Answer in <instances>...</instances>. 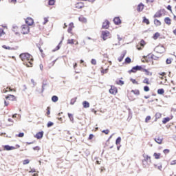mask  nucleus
I'll list each match as a JSON object with an SVG mask.
<instances>
[{"mask_svg":"<svg viewBox=\"0 0 176 176\" xmlns=\"http://www.w3.org/2000/svg\"><path fill=\"white\" fill-rule=\"evenodd\" d=\"M21 60H22L24 65L26 67H32L34 65V57L28 53H23L19 55Z\"/></svg>","mask_w":176,"mask_h":176,"instance_id":"obj_1","label":"nucleus"},{"mask_svg":"<svg viewBox=\"0 0 176 176\" xmlns=\"http://www.w3.org/2000/svg\"><path fill=\"white\" fill-rule=\"evenodd\" d=\"M144 160H142V164L144 167H148L151 163H152V160L151 156L148 155H143Z\"/></svg>","mask_w":176,"mask_h":176,"instance_id":"obj_2","label":"nucleus"},{"mask_svg":"<svg viewBox=\"0 0 176 176\" xmlns=\"http://www.w3.org/2000/svg\"><path fill=\"white\" fill-rule=\"evenodd\" d=\"M101 38L103 39V41H107V39L111 38V32H109L108 30L102 31Z\"/></svg>","mask_w":176,"mask_h":176,"instance_id":"obj_3","label":"nucleus"},{"mask_svg":"<svg viewBox=\"0 0 176 176\" xmlns=\"http://www.w3.org/2000/svg\"><path fill=\"white\" fill-rule=\"evenodd\" d=\"M21 32L23 35L29 34L30 33V26H28V25H23L21 27Z\"/></svg>","mask_w":176,"mask_h":176,"instance_id":"obj_4","label":"nucleus"},{"mask_svg":"<svg viewBox=\"0 0 176 176\" xmlns=\"http://www.w3.org/2000/svg\"><path fill=\"white\" fill-rule=\"evenodd\" d=\"M155 52H157V53H159L160 54H163V53L166 52V48L163 45H157L155 47Z\"/></svg>","mask_w":176,"mask_h":176,"instance_id":"obj_5","label":"nucleus"},{"mask_svg":"<svg viewBox=\"0 0 176 176\" xmlns=\"http://www.w3.org/2000/svg\"><path fill=\"white\" fill-rule=\"evenodd\" d=\"M110 94H113V96H116L118 94V88L113 85L111 86V89H109Z\"/></svg>","mask_w":176,"mask_h":176,"instance_id":"obj_6","label":"nucleus"},{"mask_svg":"<svg viewBox=\"0 0 176 176\" xmlns=\"http://www.w3.org/2000/svg\"><path fill=\"white\" fill-rule=\"evenodd\" d=\"M143 69H144V68H142V66L137 65V66L133 67L131 69L130 72H133V74H135V72H137V71H142V72Z\"/></svg>","mask_w":176,"mask_h":176,"instance_id":"obj_7","label":"nucleus"},{"mask_svg":"<svg viewBox=\"0 0 176 176\" xmlns=\"http://www.w3.org/2000/svg\"><path fill=\"white\" fill-rule=\"evenodd\" d=\"M74 28H75V25H74V23L72 22L68 25L67 32L71 34V35H74V32H72Z\"/></svg>","mask_w":176,"mask_h":176,"instance_id":"obj_8","label":"nucleus"},{"mask_svg":"<svg viewBox=\"0 0 176 176\" xmlns=\"http://www.w3.org/2000/svg\"><path fill=\"white\" fill-rule=\"evenodd\" d=\"M145 45H146V43L145 42V41L141 40L140 45H137L138 50H142V49H144V47L145 46Z\"/></svg>","mask_w":176,"mask_h":176,"instance_id":"obj_9","label":"nucleus"},{"mask_svg":"<svg viewBox=\"0 0 176 176\" xmlns=\"http://www.w3.org/2000/svg\"><path fill=\"white\" fill-rule=\"evenodd\" d=\"M75 9H83L85 8V3L78 2L74 5Z\"/></svg>","mask_w":176,"mask_h":176,"instance_id":"obj_10","label":"nucleus"},{"mask_svg":"<svg viewBox=\"0 0 176 176\" xmlns=\"http://www.w3.org/2000/svg\"><path fill=\"white\" fill-rule=\"evenodd\" d=\"M109 21L105 20L102 23V28H103V30H108V28H109Z\"/></svg>","mask_w":176,"mask_h":176,"instance_id":"obj_11","label":"nucleus"},{"mask_svg":"<svg viewBox=\"0 0 176 176\" xmlns=\"http://www.w3.org/2000/svg\"><path fill=\"white\" fill-rule=\"evenodd\" d=\"M154 141L157 142V144H159L161 145V144H163V137L162 136H157L155 139Z\"/></svg>","mask_w":176,"mask_h":176,"instance_id":"obj_12","label":"nucleus"},{"mask_svg":"<svg viewBox=\"0 0 176 176\" xmlns=\"http://www.w3.org/2000/svg\"><path fill=\"white\" fill-rule=\"evenodd\" d=\"M3 151H13L16 149L14 146H10L9 145H5V146H3Z\"/></svg>","mask_w":176,"mask_h":176,"instance_id":"obj_13","label":"nucleus"},{"mask_svg":"<svg viewBox=\"0 0 176 176\" xmlns=\"http://www.w3.org/2000/svg\"><path fill=\"white\" fill-rule=\"evenodd\" d=\"M35 138H36L37 140H41V138H43V131H40L38 132L35 135H34Z\"/></svg>","mask_w":176,"mask_h":176,"instance_id":"obj_14","label":"nucleus"},{"mask_svg":"<svg viewBox=\"0 0 176 176\" xmlns=\"http://www.w3.org/2000/svg\"><path fill=\"white\" fill-rule=\"evenodd\" d=\"M172 119H173V116H170V117L164 118L162 120L163 124H166V123H168V122H170V120H171Z\"/></svg>","mask_w":176,"mask_h":176,"instance_id":"obj_15","label":"nucleus"},{"mask_svg":"<svg viewBox=\"0 0 176 176\" xmlns=\"http://www.w3.org/2000/svg\"><path fill=\"white\" fill-rule=\"evenodd\" d=\"M8 91H16V89H12L10 87H7L2 91L3 93H8Z\"/></svg>","mask_w":176,"mask_h":176,"instance_id":"obj_16","label":"nucleus"},{"mask_svg":"<svg viewBox=\"0 0 176 176\" xmlns=\"http://www.w3.org/2000/svg\"><path fill=\"white\" fill-rule=\"evenodd\" d=\"M6 98L10 101H16V96H14V95H8L6 96Z\"/></svg>","mask_w":176,"mask_h":176,"instance_id":"obj_17","label":"nucleus"},{"mask_svg":"<svg viewBox=\"0 0 176 176\" xmlns=\"http://www.w3.org/2000/svg\"><path fill=\"white\" fill-rule=\"evenodd\" d=\"M25 23L28 25H32L34 24V19H32V18H28L25 20Z\"/></svg>","mask_w":176,"mask_h":176,"instance_id":"obj_18","label":"nucleus"},{"mask_svg":"<svg viewBox=\"0 0 176 176\" xmlns=\"http://www.w3.org/2000/svg\"><path fill=\"white\" fill-rule=\"evenodd\" d=\"M113 22L116 25H119V24H122V21L120 20V18H119V17L114 18Z\"/></svg>","mask_w":176,"mask_h":176,"instance_id":"obj_19","label":"nucleus"},{"mask_svg":"<svg viewBox=\"0 0 176 176\" xmlns=\"http://www.w3.org/2000/svg\"><path fill=\"white\" fill-rule=\"evenodd\" d=\"M142 19L143 24H146V25H149V24H151V21L147 18H146V16H143Z\"/></svg>","mask_w":176,"mask_h":176,"instance_id":"obj_20","label":"nucleus"},{"mask_svg":"<svg viewBox=\"0 0 176 176\" xmlns=\"http://www.w3.org/2000/svg\"><path fill=\"white\" fill-rule=\"evenodd\" d=\"M142 72H144L145 75H146V76H152V75H153V73L146 69L143 68V70Z\"/></svg>","mask_w":176,"mask_h":176,"instance_id":"obj_21","label":"nucleus"},{"mask_svg":"<svg viewBox=\"0 0 176 176\" xmlns=\"http://www.w3.org/2000/svg\"><path fill=\"white\" fill-rule=\"evenodd\" d=\"M164 23H166L167 25H171V19H170V17H166L164 19Z\"/></svg>","mask_w":176,"mask_h":176,"instance_id":"obj_22","label":"nucleus"},{"mask_svg":"<svg viewBox=\"0 0 176 176\" xmlns=\"http://www.w3.org/2000/svg\"><path fill=\"white\" fill-rule=\"evenodd\" d=\"M163 16V14H162V11H157L155 14H154V19L159 18Z\"/></svg>","mask_w":176,"mask_h":176,"instance_id":"obj_23","label":"nucleus"},{"mask_svg":"<svg viewBox=\"0 0 176 176\" xmlns=\"http://www.w3.org/2000/svg\"><path fill=\"white\" fill-rule=\"evenodd\" d=\"M137 10L138 12H142V10H144V4L142 3L139 4L138 6Z\"/></svg>","mask_w":176,"mask_h":176,"instance_id":"obj_24","label":"nucleus"},{"mask_svg":"<svg viewBox=\"0 0 176 176\" xmlns=\"http://www.w3.org/2000/svg\"><path fill=\"white\" fill-rule=\"evenodd\" d=\"M83 108H90V103L87 101L82 102Z\"/></svg>","mask_w":176,"mask_h":176,"instance_id":"obj_25","label":"nucleus"},{"mask_svg":"<svg viewBox=\"0 0 176 176\" xmlns=\"http://www.w3.org/2000/svg\"><path fill=\"white\" fill-rule=\"evenodd\" d=\"M154 24L156 27H160V25H162V22L158 19H154Z\"/></svg>","mask_w":176,"mask_h":176,"instance_id":"obj_26","label":"nucleus"},{"mask_svg":"<svg viewBox=\"0 0 176 176\" xmlns=\"http://www.w3.org/2000/svg\"><path fill=\"white\" fill-rule=\"evenodd\" d=\"M126 56V54L123 53L120 55V56L118 58V60L119 61V63H122V61H123V58H124Z\"/></svg>","mask_w":176,"mask_h":176,"instance_id":"obj_27","label":"nucleus"},{"mask_svg":"<svg viewBox=\"0 0 176 176\" xmlns=\"http://www.w3.org/2000/svg\"><path fill=\"white\" fill-rule=\"evenodd\" d=\"M162 118V113H155V122H157L158 119H160Z\"/></svg>","mask_w":176,"mask_h":176,"instance_id":"obj_28","label":"nucleus"},{"mask_svg":"<svg viewBox=\"0 0 176 176\" xmlns=\"http://www.w3.org/2000/svg\"><path fill=\"white\" fill-rule=\"evenodd\" d=\"M108 68H104V67H101V70H100V72H101V74H108Z\"/></svg>","mask_w":176,"mask_h":176,"instance_id":"obj_29","label":"nucleus"},{"mask_svg":"<svg viewBox=\"0 0 176 176\" xmlns=\"http://www.w3.org/2000/svg\"><path fill=\"white\" fill-rule=\"evenodd\" d=\"M6 35V32H5V30L1 28L0 29V38H2Z\"/></svg>","mask_w":176,"mask_h":176,"instance_id":"obj_30","label":"nucleus"},{"mask_svg":"<svg viewBox=\"0 0 176 176\" xmlns=\"http://www.w3.org/2000/svg\"><path fill=\"white\" fill-rule=\"evenodd\" d=\"M116 85H118L120 86H123V85H124V82H123V80H117L116 81Z\"/></svg>","mask_w":176,"mask_h":176,"instance_id":"obj_31","label":"nucleus"},{"mask_svg":"<svg viewBox=\"0 0 176 176\" xmlns=\"http://www.w3.org/2000/svg\"><path fill=\"white\" fill-rule=\"evenodd\" d=\"M160 36V33L159 32H156L155 33V34L153 36V38L156 41V39H157Z\"/></svg>","mask_w":176,"mask_h":176,"instance_id":"obj_32","label":"nucleus"},{"mask_svg":"<svg viewBox=\"0 0 176 176\" xmlns=\"http://www.w3.org/2000/svg\"><path fill=\"white\" fill-rule=\"evenodd\" d=\"M131 93H133V94H135V96H140V90H138V89L132 90Z\"/></svg>","mask_w":176,"mask_h":176,"instance_id":"obj_33","label":"nucleus"},{"mask_svg":"<svg viewBox=\"0 0 176 176\" xmlns=\"http://www.w3.org/2000/svg\"><path fill=\"white\" fill-rule=\"evenodd\" d=\"M52 101H53V102H57V101H58V97L56 96H53L52 98Z\"/></svg>","mask_w":176,"mask_h":176,"instance_id":"obj_34","label":"nucleus"},{"mask_svg":"<svg viewBox=\"0 0 176 176\" xmlns=\"http://www.w3.org/2000/svg\"><path fill=\"white\" fill-rule=\"evenodd\" d=\"M54 3H56V0H49L48 1V5H50V6H53V5H54Z\"/></svg>","mask_w":176,"mask_h":176,"instance_id":"obj_35","label":"nucleus"},{"mask_svg":"<svg viewBox=\"0 0 176 176\" xmlns=\"http://www.w3.org/2000/svg\"><path fill=\"white\" fill-rule=\"evenodd\" d=\"M143 83H145L146 85H151V82H149V78H145L143 80Z\"/></svg>","mask_w":176,"mask_h":176,"instance_id":"obj_36","label":"nucleus"},{"mask_svg":"<svg viewBox=\"0 0 176 176\" xmlns=\"http://www.w3.org/2000/svg\"><path fill=\"white\" fill-rule=\"evenodd\" d=\"M120 142H122V138L120 137H118L116 139V145H119L120 144Z\"/></svg>","mask_w":176,"mask_h":176,"instance_id":"obj_37","label":"nucleus"},{"mask_svg":"<svg viewBox=\"0 0 176 176\" xmlns=\"http://www.w3.org/2000/svg\"><path fill=\"white\" fill-rule=\"evenodd\" d=\"M3 49H6V50H13V48L8 46V45H3L2 46Z\"/></svg>","mask_w":176,"mask_h":176,"instance_id":"obj_38","label":"nucleus"},{"mask_svg":"<svg viewBox=\"0 0 176 176\" xmlns=\"http://www.w3.org/2000/svg\"><path fill=\"white\" fill-rule=\"evenodd\" d=\"M160 153H154L153 156L155 159H160Z\"/></svg>","mask_w":176,"mask_h":176,"instance_id":"obj_39","label":"nucleus"},{"mask_svg":"<svg viewBox=\"0 0 176 176\" xmlns=\"http://www.w3.org/2000/svg\"><path fill=\"white\" fill-rule=\"evenodd\" d=\"M131 63V58L130 57H127L125 58V64H130Z\"/></svg>","mask_w":176,"mask_h":176,"instance_id":"obj_40","label":"nucleus"},{"mask_svg":"<svg viewBox=\"0 0 176 176\" xmlns=\"http://www.w3.org/2000/svg\"><path fill=\"white\" fill-rule=\"evenodd\" d=\"M157 94H164V89H159L157 90Z\"/></svg>","mask_w":176,"mask_h":176,"instance_id":"obj_41","label":"nucleus"},{"mask_svg":"<svg viewBox=\"0 0 176 176\" xmlns=\"http://www.w3.org/2000/svg\"><path fill=\"white\" fill-rule=\"evenodd\" d=\"M75 102H76V98H72L70 101L71 105H74V104H75Z\"/></svg>","mask_w":176,"mask_h":176,"instance_id":"obj_42","label":"nucleus"},{"mask_svg":"<svg viewBox=\"0 0 176 176\" xmlns=\"http://www.w3.org/2000/svg\"><path fill=\"white\" fill-rule=\"evenodd\" d=\"M67 43H68L69 45H74V39H68V40H67Z\"/></svg>","mask_w":176,"mask_h":176,"instance_id":"obj_43","label":"nucleus"},{"mask_svg":"<svg viewBox=\"0 0 176 176\" xmlns=\"http://www.w3.org/2000/svg\"><path fill=\"white\" fill-rule=\"evenodd\" d=\"M68 116H69V118L70 119L71 122H74V116H72V114L68 113Z\"/></svg>","mask_w":176,"mask_h":176,"instance_id":"obj_44","label":"nucleus"},{"mask_svg":"<svg viewBox=\"0 0 176 176\" xmlns=\"http://www.w3.org/2000/svg\"><path fill=\"white\" fill-rule=\"evenodd\" d=\"M30 164V160L27 159L23 161V164L25 165V164Z\"/></svg>","mask_w":176,"mask_h":176,"instance_id":"obj_45","label":"nucleus"},{"mask_svg":"<svg viewBox=\"0 0 176 176\" xmlns=\"http://www.w3.org/2000/svg\"><path fill=\"white\" fill-rule=\"evenodd\" d=\"M151 118L150 116H148L146 117V119H145V122L146 123H148V122H149V120H151Z\"/></svg>","mask_w":176,"mask_h":176,"instance_id":"obj_46","label":"nucleus"},{"mask_svg":"<svg viewBox=\"0 0 176 176\" xmlns=\"http://www.w3.org/2000/svg\"><path fill=\"white\" fill-rule=\"evenodd\" d=\"M79 21H82V23H86V21H87L86 19H85V18H83V17H82V16H80V17L79 18Z\"/></svg>","mask_w":176,"mask_h":176,"instance_id":"obj_47","label":"nucleus"},{"mask_svg":"<svg viewBox=\"0 0 176 176\" xmlns=\"http://www.w3.org/2000/svg\"><path fill=\"white\" fill-rule=\"evenodd\" d=\"M47 23H49V18H44V22L43 23V25H45Z\"/></svg>","mask_w":176,"mask_h":176,"instance_id":"obj_48","label":"nucleus"},{"mask_svg":"<svg viewBox=\"0 0 176 176\" xmlns=\"http://www.w3.org/2000/svg\"><path fill=\"white\" fill-rule=\"evenodd\" d=\"M166 63V64H171V63H173V60L171 58H167Z\"/></svg>","mask_w":176,"mask_h":176,"instance_id":"obj_49","label":"nucleus"},{"mask_svg":"<svg viewBox=\"0 0 176 176\" xmlns=\"http://www.w3.org/2000/svg\"><path fill=\"white\" fill-rule=\"evenodd\" d=\"M131 82H132L133 85H138V82L135 79H131Z\"/></svg>","mask_w":176,"mask_h":176,"instance_id":"obj_50","label":"nucleus"},{"mask_svg":"<svg viewBox=\"0 0 176 176\" xmlns=\"http://www.w3.org/2000/svg\"><path fill=\"white\" fill-rule=\"evenodd\" d=\"M91 63L93 65H96L97 64V60H96V59H91Z\"/></svg>","mask_w":176,"mask_h":176,"instance_id":"obj_51","label":"nucleus"},{"mask_svg":"<svg viewBox=\"0 0 176 176\" xmlns=\"http://www.w3.org/2000/svg\"><path fill=\"white\" fill-rule=\"evenodd\" d=\"M102 133H104L107 135V134H109V129L103 130L102 131Z\"/></svg>","mask_w":176,"mask_h":176,"instance_id":"obj_52","label":"nucleus"},{"mask_svg":"<svg viewBox=\"0 0 176 176\" xmlns=\"http://www.w3.org/2000/svg\"><path fill=\"white\" fill-rule=\"evenodd\" d=\"M34 151H36L37 152H39V150L41 149V147L36 146L33 148Z\"/></svg>","mask_w":176,"mask_h":176,"instance_id":"obj_53","label":"nucleus"},{"mask_svg":"<svg viewBox=\"0 0 176 176\" xmlns=\"http://www.w3.org/2000/svg\"><path fill=\"white\" fill-rule=\"evenodd\" d=\"M53 124H54V123H53L52 122H49L47 124V127H52V126H53Z\"/></svg>","mask_w":176,"mask_h":176,"instance_id":"obj_54","label":"nucleus"},{"mask_svg":"<svg viewBox=\"0 0 176 176\" xmlns=\"http://www.w3.org/2000/svg\"><path fill=\"white\" fill-rule=\"evenodd\" d=\"M163 152H164V155H167V154L170 153V150H168V149H164V150L163 151Z\"/></svg>","mask_w":176,"mask_h":176,"instance_id":"obj_55","label":"nucleus"},{"mask_svg":"<svg viewBox=\"0 0 176 176\" xmlns=\"http://www.w3.org/2000/svg\"><path fill=\"white\" fill-rule=\"evenodd\" d=\"M93 138H94V135L90 134L88 138V140H89V141H90V140H93Z\"/></svg>","mask_w":176,"mask_h":176,"instance_id":"obj_56","label":"nucleus"},{"mask_svg":"<svg viewBox=\"0 0 176 176\" xmlns=\"http://www.w3.org/2000/svg\"><path fill=\"white\" fill-rule=\"evenodd\" d=\"M56 64V60H53L51 63H49L50 67H53Z\"/></svg>","mask_w":176,"mask_h":176,"instance_id":"obj_57","label":"nucleus"},{"mask_svg":"<svg viewBox=\"0 0 176 176\" xmlns=\"http://www.w3.org/2000/svg\"><path fill=\"white\" fill-rule=\"evenodd\" d=\"M158 75H160V76H166L167 74L166 72H162V73H159Z\"/></svg>","mask_w":176,"mask_h":176,"instance_id":"obj_58","label":"nucleus"},{"mask_svg":"<svg viewBox=\"0 0 176 176\" xmlns=\"http://www.w3.org/2000/svg\"><path fill=\"white\" fill-rule=\"evenodd\" d=\"M144 90L145 91H149V90H150L149 87H148V86L144 87Z\"/></svg>","mask_w":176,"mask_h":176,"instance_id":"obj_59","label":"nucleus"},{"mask_svg":"<svg viewBox=\"0 0 176 176\" xmlns=\"http://www.w3.org/2000/svg\"><path fill=\"white\" fill-rule=\"evenodd\" d=\"M176 164V160L171 161L170 166H175Z\"/></svg>","mask_w":176,"mask_h":176,"instance_id":"obj_60","label":"nucleus"},{"mask_svg":"<svg viewBox=\"0 0 176 176\" xmlns=\"http://www.w3.org/2000/svg\"><path fill=\"white\" fill-rule=\"evenodd\" d=\"M17 137L22 138V137H24V133H20L19 134L17 135Z\"/></svg>","mask_w":176,"mask_h":176,"instance_id":"obj_61","label":"nucleus"},{"mask_svg":"<svg viewBox=\"0 0 176 176\" xmlns=\"http://www.w3.org/2000/svg\"><path fill=\"white\" fill-rule=\"evenodd\" d=\"M47 116H49V115H50V107L47 108Z\"/></svg>","mask_w":176,"mask_h":176,"instance_id":"obj_62","label":"nucleus"},{"mask_svg":"<svg viewBox=\"0 0 176 176\" xmlns=\"http://www.w3.org/2000/svg\"><path fill=\"white\" fill-rule=\"evenodd\" d=\"M9 2H10V3L16 4L17 3V0H9Z\"/></svg>","mask_w":176,"mask_h":176,"instance_id":"obj_63","label":"nucleus"},{"mask_svg":"<svg viewBox=\"0 0 176 176\" xmlns=\"http://www.w3.org/2000/svg\"><path fill=\"white\" fill-rule=\"evenodd\" d=\"M29 173H36V170H35V168H32Z\"/></svg>","mask_w":176,"mask_h":176,"instance_id":"obj_64","label":"nucleus"}]
</instances>
